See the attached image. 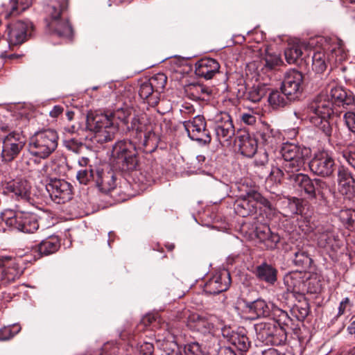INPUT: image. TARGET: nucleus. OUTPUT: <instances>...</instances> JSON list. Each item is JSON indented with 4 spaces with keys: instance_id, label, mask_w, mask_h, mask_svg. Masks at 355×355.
<instances>
[{
    "instance_id": "obj_1",
    "label": "nucleus",
    "mask_w": 355,
    "mask_h": 355,
    "mask_svg": "<svg viewBox=\"0 0 355 355\" xmlns=\"http://www.w3.org/2000/svg\"><path fill=\"white\" fill-rule=\"evenodd\" d=\"M280 154L284 162L281 168H277V175L289 183L296 176L303 174L300 171L311 157V149L304 146L286 143L282 146Z\"/></svg>"
},
{
    "instance_id": "obj_2",
    "label": "nucleus",
    "mask_w": 355,
    "mask_h": 355,
    "mask_svg": "<svg viewBox=\"0 0 355 355\" xmlns=\"http://www.w3.org/2000/svg\"><path fill=\"white\" fill-rule=\"evenodd\" d=\"M239 189L241 193L234 204V210L238 215L247 217L256 214L258 209L264 211L266 217L272 213V202L259 191L257 186L248 187V184H243Z\"/></svg>"
},
{
    "instance_id": "obj_3",
    "label": "nucleus",
    "mask_w": 355,
    "mask_h": 355,
    "mask_svg": "<svg viewBox=\"0 0 355 355\" xmlns=\"http://www.w3.org/2000/svg\"><path fill=\"white\" fill-rule=\"evenodd\" d=\"M295 178L288 184L299 191L302 196L319 205H329V194L331 189L327 182L320 178H311L309 175L304 173Z\"/></svg>"
},
{
    "instance_id": "obj_4",
    "label": "nucleus",
    "mask_w": 355,
    "mask_h": 355,
    "mask_svg": "<svg viewBox=\"0 0 355 355\" xmlns=\"http://www.w3.org/2000/svg\"><path fill=\"white\" fill-rule=\"evenodd\" d=\"M333 104L324 94L317 96L309 105V121L320 130L329 139L333 128L329 119L334 114Z\"/></svg>"
},
{
    "instance_id": "obj_5",
    "label": "nucleus",
    "mask_w": 355,
    "mask_h": 355,
    "mask_svg": "<svg viewBox=\"0 0 355 355\" xmlns=\"http://www.w3.org/2000/svg\"><path fill=\"white\" fill-rule=\"evenodd\" d=\"M58 135L52 129L35 132L29 139L28 151L33 156L47 158L57 148Z\"/></svg>"
},
{
    "instance_id": "obj_6",
    "label": "nucleus",
    "mask_w": 355,
    "mask_h": 355,
    "mask_svg": "<svg viewBox=\"0 0 355 355\" xmlns=\"http://www.w3.org/2000/svg\"><path fill=\"white\" fill-rule=\"evenodd\" d=\"M68 8V0L54 1L49 6L47 12L50 20L47 22L49 31L61 37H70L73 29L67 19L62 18V13Z\"/></svg>"
},
{
    "instance_id": "obj_7",
    "label": "nucleus",
    "mask_w": 355,
    "mask_h": 355,
    "mask_svg": "<svg viewBox=\"0 0 355 355\" xmlns=\"http://www.w3.org/2000/svg\"><path fill=\"white\" fill-rule=\"evenodd\" d=\"M133 144L130 141H121L112 149V159L129 182L133 180Z\"/></svg>"
},
{
    "instance_id": "obj_8",
    "label": "nucleus",
    "mask_w": 355,
    "mask_h": 355,
    "mask_svg": "<svg viewBox=\"0 0 355 355\" xmlns=\"http://www.w3.org/2000/svg\"><path fill=\"white\" fill-rule=\"evenodd\" d=\"M258 340L268 345H282L287 340V332L275 322H260L254 325Z\"/></svg>"
},
{
    "instance_id": "obj_9",
    "label": "nucleus",
    "mask_w": 355,
    "mask_h": 355,
    "mask_svg": "<svg viewBox=\"0 0 355 355\" xmlns=\"http://www.w3.org/2000/svg\"><path fill=\"white\" fill-rule=\"evenodd\" d=\"M2 218L8 226L24 233H33L39 227L36 216L28 212L8 210L3 214Z\"/></svg>"
},
{
    "instance_id": "obj_10",
    "label": "nucleus",
    "mask_w": 355,
    "mask_h": 355,
    "mask_svg": "<svg viewBox=\"0 0 355 355\" xmlns=\"http://www.w3.org/2000/svg\"><path fill=\"white\" fill-rule=\"evenodd\" d=\"M26 143L25 136L20 132L12 131L5 136L2 141L1 159L10 162L17 158Z\"/></svg>"
},
{
    "instance_id": "obj_11",
    "label": "nucleus",
    "mask_w": 355,
    "mask_h": 355,
    "mask_svg": "<svg viewBox=\"0 0 355 355\" xmlns=\"http://www.w3.org/2000/svg\"><path fill=\"white\" fill-rule=\"evenodd\" d=\"M309 166L313 173L323 178L331 177L336 170L334 158L324 151L315 154Z\"/></svg>"
},
{
    "instance_id": "obj_12",
    "label": "nucleus",
    "mask_w": 355,
    "mask_h": 355,
    "mask_svg": "<svg viewBox=\"0 0 355 355\" xmlns=\"http://www.w3.org/2000/svg\"><path fill=\"white\" fill-rule=\"evenodd\" d=\"M303 78L302 72L296 69L290 70L285 73L280 89L284 95L289 96L295 101H298L303 91Z\"/></svg>"
},
{
    "instance_id": "obj_13",
    "label": "nucleus",
    "mask_w": 355,
    "mask_h": 355,
    "mask_svg": "<svg viewBox=\"0 0 355 355\" xmlns=\"http://www.w3.org/2000/svg\"><path fill=\"white\" fill-rule=\"evenodd\" d=\"M135 149L136 145H141L144 147L148 146V143L155 138L152 124L146 114L135 116Z\"/></svg>"
},
{
    "instance_id": "obj_14",
    "label": "nucleus",
    "mask_w": 355,
    "mask_h": 355,
    "mask_svg": "<svg viewBox=\"0 0 355 355\" xmlns=\"http://www.w3.org/2000/svg\"><path fill=\"white\" fill-rule=\"evenodd\" d=\"M324 96L329 98L333 105L346 108L355 106V96L353 92L337 85L335 83H332L327 87Z\"/></svg>"
},
{
    "instance_id": "obj_15",
    "label": "nucleus",
    "mask_w": 355,
    "mask_h": 355,
    "mask_svg": "<svg viewBox=\"0 0 355 355\" xmlns=\"http://www.w3.org/2000/svg\"><path fill=\"white\" fill-rule=\"evenodd\" d=\"M46 189L51 200L57 204L65 203L72 198V187L64 180L51 179Z\"/></svg>"
},
{
    "instance_id": "obj_16",
    "label": "nucleus",
    "mask_w": 355,
    "mask_h": 355,
    "mask_svg": "<svg viewBox=\"0 0 355 355\" xmlns=\"http://www.w3.org/2000/svg\"><path fill=\"white\" fill-rule=\"evenodd\" d=\"M33 24L28 20H19L8 26V43L10 46L24 43L31 35Z\"/></svg>"
},
{
    "instance_id": "obj_17",
    "label": "nucleus",
    "mask_w": 355,
    "mask_h": 355,
    "mask_svg": "<svg viewBox=\"0 0 355 355\" xmlns=\"http://www.w3.org/2000/svg\"><path fill=\"white\" fill-rule=\"evenodd\" d=\"M215 132L220 142L230 141L235 135V129L231 116L227 112H220L216 119Z\"/></svg>"
},
{
    "instance_id": "obj_18",
    "label": "nucleus",
    "mask_w": 355,
    "mask_h": 355,
    "mask_svg": "<svg viewBox=\"0 0 355 355\" xmlns=\"http://www.w3.org/2000/svg\"><path fill=\"white\" fill-rule=\"evenodd\" d=\"M231 284L230 273L227 270H223L216 273L205 284L204 292L209 295H218L226 291Z\"/></svg>"
},
{
    "instance_id": "obj_19",
    "label": "nucleus",
    "mask_w": 355,
    "mask_h": 355,
    "mask_svg": "<svg viewBox=\"0 0 355 355\" xmlns=\"http://www.w3.org/2000/svg\"><path fill=\"white\" fill-rule=\"evenodd\" d=\"M306 273L305 272L295 270L287 273L284 277V284L286 287V294H303L306 291Z\"/></svg>"
},
{
    "instance_id": "obj_20",
    "label": "nucleus",
    "mask_w": 355,
    "mask_h": 355,
    "mask_svg": "<svg viewBox=\"0 0 355 355\" xmlns=\"http://www.w3.org/2000/svg\"><path fill=\"white\" fill-rule=\"evenodd\" d=\"M254 234L261 245V248L267 250L277 249L281 241V236L277 233L272 232L266 225L256 227Z\"/></svg>"
},
{
    "instance_id": "obj_21",
    "label": "nucleus",
    "mask_w": 355,
    "mask_h": 355,
    "mask_svg": "<svg viewBox=\"0 0 355 355\" xmlns=\"http://www.w3.org/2000/svg\"><path fill=\"white\" fill-rule=\"evenodd\" d=\"M0 268H3L2 279L7 283L19 279L23 273L17 259L9 256L0 257Z\"/></svg>"
},
{
    "instance_id": "obj_22",
    "label": "nucleus",
    "mask_w": 355,
    "mask_h": 355,
    "mask_svg": "<svg viewBox=\"0 0 355 355\" xmlns=\"http://www.w3.org/2000/svg\"><path fill=\"white\" fill-rule=\"evenodd\" d=\"M257 280L264 282L268 286H274L277 282L278 270L267 261H263L256 266L252 271Z\"/></svg>"
},
{
    "instance_id": "obj_23",
    "label": "nucleus",
    "mask_w": 355,
    "mask_h": 355,
    "mask_svg": "<svg viewBox=\"0 0 355 355\" xmlns=\"http://www.w3.org/2000/svg\"><path fill=\"white\" fill-rule=\"evenodd\" d=\"M31 184L26 180H14L7 182L3 192L18 199L28 200L31 198Z\"/></svg>"
},
{
    "instance_id": "obj_24",
    "label": "nucleus",
    "mask_w": 355,
    "mask_h": 355,
    "mask_svg": "<svg viewBox=\"0 0 355 355\" xmlns=\"http://www.w3.org/2000/svg\"><path fill=\"white\" fill-rule=\"evenodd\" d=\"M114 114L112 113H104L99 110L89 111L87 114V128L95 132L103 127H108L113 123Z\"/></svg>"
},
{
    "instance_id": "obj_25",
    "label": "nucleus",
    "mask_w": 355,
    "mask_h": 355,
    "mask_svg": "<svg viewBox=\"0 0 355 355\" xmlns=\"http://www.w3.org/2000/svg\"><path fill=\"white\" fill-rule=\"evenodd\" d=\"M311 248L306 245H297L293 252V263L297 268L306 272L314 268V261L311 254Z\"/></svg>"
},
{
    "instance_id": "obj_26",
    "label": "nucleus",
    "mask_w": 355,
    "mask_h": 355,
    "mask_svg": "<svg viewBox=\"0 0 355 355\" xmlns=\"http://www.w3.org/2000/svg\"><path fill=\"white\" fill-rule=\"evenodd\" d=\"M220 64L211 58H203L195 64V73L200 78L205 80L211 79L216 73L220 72Z\"/></svg>"
},
{
    "instance_id": "obj_27",
    "label": "nucleus",
    "mask_w": 355,
    "mask_h": 355,
    "mask_svg": "<svg viewBox=\"0 0 355 355\" xmlns=\"http://www.w3.org/2000/svg\"><path fill=\"white\" fill-rule=\"evenodd\" d=\"M187 327L193 331L201 334H207L211 332L214 325L209 320L198 313L190 314L187 319Z\"/></svg>"
},
{
    "instance_id": "obj_28",
    "label": "nucleus",
    "mask_w": 355,
    "mask_h": 355,
    "mask_svg": "<svg viewBox=\"0 0 355 355\" xmlns=\"http://www.w3.org/2000/svg\"><path fill=\"white\" fill-rule=\"evenodd\" d=\"M239 132L236 140L239 141V150L240 153L247 157H252L257 152V141L251 137L249 134L243 132Z\"/></svg>"
},
{
    "instance_id": "obj_29",
    "label": "nucleus",
    "mask_w": 355,
    "mask_h": 355,
    "mask_svg": "<svg viewBox=\"0 0 355 355\" xmlns=\"http://www.w3.org/2000/svg\"><path fill=\"white\" fill-rule=\"evenodd\" d=\"M185 90L187 96L195 101H208L213 92L211 87L200 83H191Z\"/></svg>"
},
{
    "instance_id": "obj_30",
    "label": "nucleus",
    "mask_w": 355,
    "mask_h": 355,
    "mask_svg": "<svg viewBox=\"0 0 355 355\" xmlns=\"http://www.w3.org/2000/svg\"><path fill=\"white\" fill-rule=\"evenodd\" d=\"M268 101L273 110H280L291 105L295 101L279 89H275L270 93Z\"/></svg>"
},
{
    "instance_id": "obj_31",
    "label": "nucleus",
    "mask_w": 355,
    "mask_h": 355,
    "mask_svg": "<svg viewBox=\"0 0 355 355\" xmlns=\"http://www.w3.org/2000/svg\"><path fill=\"white\" fill-rule=\"evenodd\" d=\"M248 302L247 301L246 302L248 303V308L246 309V311L254 315L253 318H267L270 316V309L265 300L259 297L255 301H252L251 299H248Z\"/></svg>"
},
{
    "instance_id": "obj_32",
    "label": "nucleus",
    "mask_w": 355,
    "mask_h": 355,
    "mask_svg": "<svg viewBox=\"0 0 355 355\" xmlns=\"http://www.w3.org/2000/svg\"><path fill=\"white\" fill-rule=\"evenodd\" d=\"M268 154L264 151H259L257 157L254 160L255 172L259 173L261 178L272 175L275 172L268 166Z\"/></svg>"
},
{
    "instance_id": "obj_33",
    "label": "nucleus",
    "mask_w": 355,
    "mask_h": 355,
    "mask_svg": "<svg viewBox=\"0 0 355 355\" xmlns=\"http://www.w3.org/2000/svg\"><path fill=\"white\" fill-rule=\"evenodd\" d=\"M241 352H246L251 346V341L247 336V330L243 327L237 328V334L230 343Z\"/></svg>"
},
{
    "instance_id": "obj_34",
    "label": "nucleus",
    "mask_w": 355,
    "mask_h": 355,
    "mask_svg": "<svg viewBox=\"0 0 355 355\" xmlns=\"http://www.w3.org/2000/svg\"><path fill=\"white\" fill-rule=\"evenodd\" d=\"M60 247V240L57 236H50L43 240L37 246L40 255H49L55 253Z\"/></svg>"
},
{
    "instance_id": "obj_35",
    "label": "nucleus",
    "mask_w": 355,
    "mask_h": 355,
    "mask_svg": "<svg viewBox=\"0 0 355 355\" xmlns=\"http://www.w3.org/2000/svg\"><path fill=\"white\" fill-rule=\"evenodd\" d=\"M117 132L118 127L113 123L108 127H103L94 132V139L100 144L106 143L113 140Z\"/></svg>"
},
{
    "instance_id": "obj_36",
    "label": "nucleus",
    "mask_w": 355,
    "mask_h": 355,
    "mask_svg": "<svg viewBox=\"0 0 355 355\" xmlns=\"http://www.w3.org/2000/svg\"><path fill=\"white\" fill-rule=\"evenodd\" d=\"M272 315L274 318L272 321L275 322L277 326L284 327L286 332L288 329H294L293 320L286 311L275 308L272 311Z\"/></svg>"
},
{
    "instance_id": "obj_37",
    "label": "nucleus",
    "mask_w": 355,
    "mask_h": 355,
    "mask_svg": "<svg viewBox=\"0 0 355 355\" xmlns=\"http://www.w3.org/2000/svg\"><path fill=\"white\" fill-rule=\"evenodd\" d=\"M301 297L302 300H298L297 303L295 304L290 310L291 315L298 321H303L310 312L309 302L303 296Z\"/></svg>"
},
{
    "instance_id": "obj_38",
    "label": "nucleus",
    "mask_w": 355,
    "mask_h": 355,
    "mask_svg": "<svg viewBox=\"0 0 355 355\" xmlns=\"http://www.w3.org/2000/svg\"><path fill=\"white\" fill-rule=\"evenodd\" d=\"M302 48L299 44H293L284 51L285 59L288 64H298L304 59L302 58Z\"/></svg>"
},
{
    "instance_id": "obj_39",
    "label": "nucleus",
    "mask_w": 355,
    "mask_h": 355,
    "mask_svg": "<svg viewBox=\"0 0 355 355\" xmlns=\"http://www.w3.org/2000/svg\"><path fill=\"white\" fill-rule=\"evenodd\" d=\"M182 124L189 136L194 132L207 128V123L202 115H197L191 121H184Z\"/></svg>"
},
{
    "instance_id": "obj_40",
    "label": "nucleus",
    "mask_w": 355,
    "mask_h": 355,
    "mask_svg": "<svg viewBox=\"0 0 355 355\" xmlns=\"http://www.w3.org/2000/svg\"><path fill=\"white\" fill-rule=\"evenodd\" d=\"M137 84L139 87V96L141 98L148 100L150 98H152V96L155 91L149 82L148 77H144L138 79Z\"/></svg>"
},
{
    "instance_id": "obj_41",
    "label": "nucleus",
    "mask_w": 355,
    "mask_h": 355,
    "mask_svg": "<svg viewBox=\"0 0 355 355\" xmlns=\"http://www.w3.org/2000/svg\"><path fill=\"white\" fill-rule=\"evenodd\" d=\"M96 184L103 193H109L115 188V179L113 175H106L96 180Z\"/></svg>"
},
{
    "instance_id": "obj_42",
    "label": "nucleus",
    "mask_w": 355,
    "mask_h": 355,
    "mask_svg": "<svg viewBox=\"0 0 355 355\" xmlns=\"http://www.w3.org/2000/svg\"><path fill=\"white\" fill-rule=\"evenodd\" d=\"M312 69L317 73H323L327 69L325 62V55L323 53L318 51L315 52L311 57Z\"/></svg>"
},
{
    "instance_id": "obj_43",
    "label": "nucleus",
    "mask_w": 355,
    "mask_h": 355,
    "mask_svg": "<svg viewBox=\"0 0 355 355\" xmlns=\"http://www.w3.org/2000/svg\"><path fill=\"white\" fill-rule=\"evenodd\" d=\"M148 80L155 92L160 94L165 88L167 83V76L164 73H158L148 78Z\"/></svg>"
},
{
    "instance_id": "obj_44",
    "label": "nucleus",
    "mask_w": 355,
    "mask_h": 355,
    "mask_svg": "<svg viewBox=\"0 0 355 355\" xmlns=\"http://www.w3.org/2000/svg\"><path fill=\"white\" fill-rule=\"evenodd\" d=\"M137 161L135 159V184H138L141 190L146 189V185L150 182V175L147 173H143L137 168Z\"/></svg>"
},
{
    "instance_id": "obj_45",
    "label": "nucleus",
    "mask_w": 355,
    "mask_h": 355,
    "mask_svg": "<svg viewBox=\"0 0 355 355\" xmlns=\"http://www.w3.org/2000/svg\"><path fill=\"white\" fill-rule=\"evenodd\" d=\"M189 137L192 140H196L203 144H209L211 141L210 131L207 128L194 132V133L190 134Z\"/></svg>"
},
{
    "instance_id": "obj_46",
    "label": "nucleus",
    "mask_w": 355,
    "mask_h": 355,
    "mask_svg": "<svg viewBox=\"0 0 355 355\" xmlns=\"http://www.w3.org/2000/svg\"><path fill=\"white\" fill-rule=\"evenodd\" d=\"M354 214L355 210L352 209H341L339 212V218L347 227H354Z\"/></svg>"
},
{
    "instance_id": "obj_47",
    "label": "nucleus",
    "mask_w": 355,
    "mask_h": 355,
    "mask_svg": "<svg viewBox=\"0 0 355 355\" xmlns=\"http://www.w3.org/2000/svg\"><path fill=\"white\" fill-rule=\"evenodd\" d=\"M20 330L21 327L17 325L4 327L0 329V341H5L12 338L17 334Z\"/></svg>"
},
{
    "instance_id": "obj_48",
    "label": "nucleus",
    "mask_w": 355,
    "mask_h": 355,
    "mask_svg": "<svg viewBox=\"0 0 355 355\" xmlns=\"http://www.w3.org/2000/svg\"><path fill=\"white\" fill-rule=\"evenodd\" d=\"M338 184L340 185L341 183H344L347 181L355 179L353 173L349 168L345 166L340 165L338 168Z\"/></svg>"
},
{
    "instance_id": "obj_49",
    "label": "nucleus",
    "mask_w": 355,
    "mask_h": 355,
    "mask_svg": "<svg viewBox=\"0 0 355 355\" xmlns=\"http://www.w3.org/2000/svg\"><path fill=\"white\" fill-rule=\"evenodd\" d=\"M266 95V88L264 87H252L248 93L247 98L253 103L259 102Z\"/></svg>"
},
{
    "instance_id": "obj_50",
    "label": "nucleus",
    "mask_w": 355,
    "mask_h": 355,
    "mask_svg": "<svg viewBox=\"0 0 355 355\" xmlns=\"http://www.w3.org/2000/svg\"><path fill=\"white\" fill-rule=\"evenodd\" d=\"M334 233L330 230L318 232L317 235L318 246L320 248H327V246H328V243L329 244V242L332 241V239H334Z\"/></svg>"
},
{
    "instance_id": "obj_51",
    "label": "nucleus",
    "mask_w": 355,
    "mask_h": 355,
    "mask_svg": "<svg viewBox=\"0 0 355 355\" xmlns=\"http://www.w3.org/2000/svg\"><path fill=\"white\" fill-rule=\"evenodd\" d=\"M259 135L262 142L268 144L272 142L274 139V130L268 124H265L260 131Z\"/></svg>"
},
{
    "instance_id": "obj_52",
    "label": "nucleus",
    "mask_w": 355,
    "mask_h": 355,
    "mask_svg": "<svg viewBox=\"0 0 355 355\" xmlns=\"http://www.w3.org/2000/svg\"><path fill=\"white\" fill-rule=\"evenodd\" d=\"M343 156L355 170V144L349 145L343 152Z\"/></svg>"
},
{
    "instance_id": "obj_53",
    "label": "nucleus",
    "mask_w": 355,
    "mask_h": 355,
    "mask_svg": "<svg viewBox=\"0 0 355 355\" xmlns=\"http://www.w3.org/2000/svg\"><path fill=\"white\" fill-rule=\"evenodd\" d=\"M64 146L69 150L79 153L81 149L83 148L84 145L81 141L76 139H67L64 141Z\"/></svg>"
},
{
    "instance_id": "obj_54",
    "label": "nucleus",
    "mask_w": 355,
    "mask_h": 355,
    "mask_svg": "<svg viewBox=\"0 0 355 355\" xmlns=\"http://www.w3.org/2000/svg\"><path fill=\"white\" fill-rule=\"evenodd\" d=\"M340 194L345 200L355 202V184L338 190Z\"/></svg>"
},
{
    "instance_id": "obj_55",
    "label": "nucleus",
    "mask_w": 355,
    "mask_h": 355,
    "mask_svg": "<svg viewBox=\"0 0 355 355\" xmlns=\"http://www.w3.org/2000/svg\"><path fill=\"white\" fill-rule=\"evenodd\" d=\"M322 287L320 282L316 279H307L306 291L310 293H318Z\"/></svg>"
},
{
    "instance_id": "obj_56",
    "label": "nucleus",
    "mask_w": 355,
    "mask_h": 355,
    "mask_svg": "<svg viewBox=\"0 0 355 355\" xmlns=\"http://www.w3.org/2000/svg\"><path fill=\"white\" fill-rule=\"evenodd\" d=\"M184 353L186 355H201V347L196 342L191 343L184 345Z\"/></svg>"
},
{
    "instance_id": "obj_57",
    "label": "nucleus",
    "mask_w": 355,
    "mask_h": 355,
    "mask_svg": "<svg viewBox=\"0 0 355 355\" xmlns=\"http://www.w3.org/2000/svg\"><path fill=\"white\" fill-rule=\"evenodd\" d=\"M92 170H80L78 172L76 178L80 184H87L92 179Z\"/></svg>"
},
{
    "instance_id": "obj_58",
    "label": "nucleus",
    "mask_w": 355,
    "mask_h": 355,
    "mask_svg": "<svg viewBox=\"0 0 355 355\" xmlns=\"http://www.w3.org/2000/svg\"><path fill=\"white\" fill-rule=\"evenodd\" d=\"M258 298V292L256 290L248 288V292L245 293L243 292V294L241 297V301L244 304V308L245 310L248 308L247 301L248 302V299H251L252 301H255Z\"/></svg>"
},
{
    "instance_id": "obj_59",
    "label": "nucleus",
    "mask_w": 355,
    "mask_h": 355,
    "mask_svg": "<svg viewBox=\"0 0 355 355\" xmlns=\"http://www.w3.org/2000/svg\"><path fill=\"white\" fill-rule=\"evenodd\" d=\"M344 119L349 130L353 133H355V112H346L344 114Z\"/></svg>"
},
{
    "instance_id": "obj_60",
    "label": "nucleus",
    "mask_w": 355,
    "mask_h": 355,
    "mask_svg": "<svg viewBox=\"0 0 355 355\" xmlns=\"http://www.w3.org/2000/svg\"><path fill=\"white\" fill-rule=\"evenodd\" d=\"M221 334L223 338L227 339L229 343H231L237 334V328L234 329L230 326L225 325L221 328Z\"/></svg>"
},
{
    "instance_id": "obj_61",
    "label": "nucleus",
    "mask_w": 355,
    "mask_h": 355,
    "mask_svg": "<svg viewBox=\"0 0 355 355\" xmlns=\"http://www.w3.org/2000/svg\"><path fill=\"white\" fill-rule=\"evenodd\" d=\"M139 355H153L154 345L148 342H145L138 348Z\"/></svg>"
},
{
    "instance_id": "obj_62",
    "label": "nucleus",
    "mask_w": 355,
    "mask_h": 355,
    "mask_svg": "<svg viewBox=\"0 0 355 355\" xmlns=\"http://www.w3.org/2000/svg\"><path fill=\"white\" fill-rule=\"evenodd\" d=\"M282 62L280 58L277 56H269L265 59L264 66L269 69H273L275 67L279 66Z\"/></svg>"
},
{
    "instance_id": "obj_63",
    "label": "nucleus",
    "mask_w": 355,
    "mask_h": 355,
    "mask_svg": "<svg viewBox=\"0 0 355 355\" xmlns=\"http://www.w3.org/2000/svg\"><path fill=\"white\" fill-rule=\"evenodd\" d=\"M342 245L343 242L339 239L338 236L334 235L332 241H330L329 244L328 243V246H327L325 248L327 250H331V252H337L338 250L340 249Z\"/></svg>"
},
{
    "instance_id": "obj_64",
    "label": "nucleus",
    "mask_w": 355,
    "mask_h": 355,
    "mask_svg": "<svg viewBox=\"0 0 355 355\" xmlns=\"http://www.w3.org/2000/svg\"><path fill=\"white\" fill-rule=\"evenodd\" d=\"M261 355H295L293 349L286 350L285 352H280L275 348H269L263 350Z\"/></svg>"
}]
</instances>
